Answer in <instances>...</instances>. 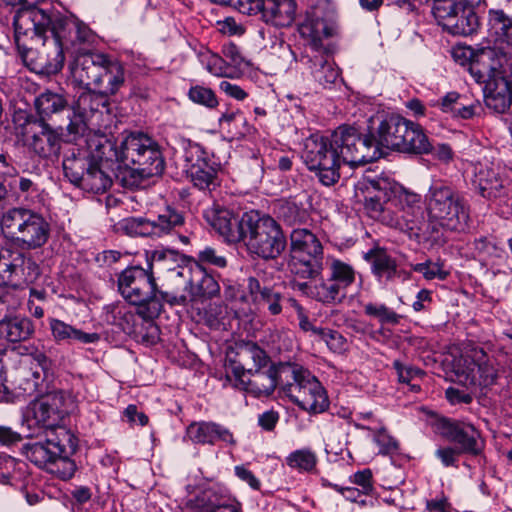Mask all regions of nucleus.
<instances>
[{"label":"nucleus","instance_id":"nucleus-55","mask_svg":"<svg viewBox=\"0 0 512 512\" xmlns=\"http://www.w3.org/2000/svg\"><path fill=\"white\" fill-rule=\"evenodd\" d=\"M219 5L231 6L246 15H260L265 12L266 0H210Z\"/></svg>","mask_w":512,"mask_h":512},{"label":"nucleus","instance_id":"nucleus-34","mask_svg":"<svg viewBox=\"0 0 512 512\" xmlns=\"http://www.w3.org/2000/svg\"><path fill=\"white\" fill-rule=\"evenodd\" d=\"M12 390L15 396H34L39 391L40 384L44 381L40 371L33 365L21 361L12 374Z\"/></svg>","mask_w":512,"mask_h":512},{"label":"nucleus","instance_id":"nucleus-61","mask_svg":"<svg viewBox=\"0 0 512 512\" xmlns=\"http://www.w3.org/2000/svg\"><path fill=\"white\" fill-rule=\"evenodd\" d=\"M472 245L478 256L485 258L500 257L501 249L491 237H477L474 239Z\"/></svg>","mask_w":512,"mask_h":512},{"label":"nucleus","instance_id":"nucleus-50","mask_svg":"<svg viewBox=\"0 0 512 512\" xmlns=\"http://www.w3.org/2000/svg\"><path fill=\"white\" fill-rule=\"evenodd\" d=\"M328 277L332 279L343 291L347 289L356 280V271L352 265L340 260L332 259L328 265Z\"/></svg>","mask_w":512,"mask_h":512},{"label":"nucleus","instance_id":"nucleus-39","mask_svg":"<svg viewBox=\"0 0 512 512\" xmlns=\"http://www.w3.org/2000/svg\"><path fill=\"white\" fill-rule=\"evenodd\" d=\"M296 8L295 0H266L262 20L278 28L289 27L295 20Z\"/></svg>","mask_w":512,"mask_h":512},{"label":"nucleus","instance_id":"nucleus-54","mask_svg":"<svg viewBox=\"0 0 512 512\" xmlns=\"http://www.w3.org/2000/svg\"><path fill=\"white\" fill-rule=\"evenodd\" d=\"M210 421H193L185 429L184 439L194 445L210 446Z\"/></svg>","mask_w":512,"mask_h":512},{"label":"nucleus","instance_id":"nucleus-58","mask_svg":"<svg viewBox=\"0 0 512 512\" xmlns=\"http://www.w3.org/2000/svg\"><path fill=\"white\" fill-rule=\"evenodd\" d=\"M250 214H252V210L243 212L241 215L238 213L235 217L228 223L230 230H233L234 235L232 236H222L229 243H242L246 236L247 232V224L249 222Z\"/></svg>","mask_w":512,"mask_h":512},{"label":"nucleus","instance_id":"nucleus-30","mask_svg":"<svg viewBox=\"0 0 512 512\" xmlns=\"http://www.w3.org/2000/svg\"><path fill=\"white\" fill-rule=\"evenodd\" d=\"M35 332L33 320L25 314L6 310L4 318L0 320V339L16 344L29 340Z\"/></svg>","mask_w":512,"mask_h":512},{"label":"nucleus","instance_id":"nucleus-23","mask_svg":"<svg viewBox=\"0 0 512 512\" xmlns=\"http://www.w3.org/2000/svg\"><path fill=\"white\" fill-rule=\"evenodd\" d=\"M473 186L483 198L512 207V181L492 168H481L474 176Z\"/></svg>","mask_w":512,"mask_h":512},{"label":"nucleus","instance_id":"nucleus-31","mask_svg":"<svg viewBox=\"0 0 512 512\" xmlns=\"http://www.w3.org/2000/svg\"><path fill=\"white\" fill-rule=\"evenodd\" d=\"M34 108L36 114H27L25 120L50 123L55 116L71 111L67 97L49 89L35 97Z\"/></svg>","mask_w":512,"mask_h":512},{"label":"nucleus","instance_id":"nucleus-15","mask_svg":"<svg viewBox=\"0 0 512 512\" xmlns=\"http://www.w3.org/2000/svg\"><path fill=\"white\" fill-rule=\"evenodd\" d=\"M434 432L452 443L461 455L485 459L486 440L474 424L459 419L437 416L432 422Z\"/></svg>","mask_w":512,"mask_h":512},{"label":"nucleus","instance_id":"nucleus-16","mask_svg":"<svg viewBox=\"0 0 512 512\" xmlns=\"http://www.w3.org/2000/svg\"><path fill=\"white\" fill-rule=\"evenodd\" d=\"M156 315H145L141 309L136 312L129 310L124 305H110L106 307V321L119 327L137 343L147 347L154 346L160 341V328L155 323Z\"/></svg>","mask_w":512,"mask_h":512},{"label":"nucleus","instance_id":"nucleus-32","mask_svg":"<svg viewBox=\"0 0 512 512\" xmlns=\"http://www.w3.org/2000/svg\"><path fill=\"white\" fill-rule=\"evenodd\" d=\"M113 179L120 180L124 185H127L128 182L126 175L106 169L92 161L79 188L94 194H101L111 187Z\"/></svg>","mask_w":512,"mask_h":512},{"label":"nucleus","instance_id":"nucleus-49","mask_svg":"<svg viewBox=\"0 0 512 512\" xmlns=\"http://www.w3.org/2000/svg\"><path fill=\"white\" fill-rule=\"evenodd\" d=\"M311 74L314 80L323 88L334 84L340 72L335 63L328 61L322 56H316L310 60Z\"/></svg>","mask_w":512,"mask_h":512},{"label":"nucleus","instance_id":"nucleus-59","mask_svg":"<svg viewBox=\"0 0 512 512\" xmlns=\"http://www.w3.org/2000/svg\"><path fill=\"white\" fill-rule=\"evenodd\" d=\"M210 430V446L223 444L224 446L235 447L237 445V440L234 437V434L226 426L210 421Z\"/></svg>","mask_w":512,"mask_h":512},{"label":"nucleus","instance_id":"nucleus-24","mask_svg":"<svg viewBox=\"0 0 512 512\" xmlns=\"http://www.w3.org/2000/svg\"><path fill=\"white\" fill-rule=\"evenodd\" d=\"M106 57L107 55L103 53L84 52L78 54L70 67L72 82L76 86L94 93L96 87H99Z\"/></svg>","mask_w":512,"mask_h":512},{"label":"nucleus","instance_id":"nucleus-37","mask_svg":"<svg viewBox=\"0 0 512 512\" xmlns=\"http://www.w3.org/2000/svg\"><path fill=\"white\" fill-rule=\"evenodd\" d=\"M49 329L56 343L93 344L100 340L98 333L84 332L57 318H49Z\"/></svg>","mask_w":512,"mask_h":512},{"label":"nucleus","instance_id":"nucleus-20","mask_svg":"<svg viewBox=\"0 0 512 512\" xmlns=\"http://www.w3.org/2000/svg\"><path fill=\"white\" fill-rule=\"evenodd\" d=\"M26 143L31 152L39 158L57 160L62 148V126L55 127L49 122L25 120L23 123Z\"/></svg>","mask_w":512,"mask_h":512},{"label":"nucleus","instance_id":"nucleus-1","mask_svg":"<svg viewBox=\"0 0 512 512\" xmlns=\"http://www.w3.org/2000/svg\"><path fill=\"white\" fill-rule=\"evenodd\" d=\"M362 185L367 193L364 207L371 218L418 243L431 237V224L425 218L420 194L383 177H365Z\"/></svg>","mask_w":512,"mask_h":512},{"label":"nucleus","instance_id":"nucleus-25","mask_svg":"<svg viewBox=\"0 0 512 512\" xmlns=\"http://www.w3.org/2000/svg\"><path fill=\"white\" fill-rule=\"evenodd\" d=\"M363 258L370 264L372 275L380 283L389 284L411 278V272L400 268L396 258L385 247L374 246L364 253Z\"/></svg>","mask_w":512,"mask_h":512},{"label":"nucleus","instance_id":"nucleus-43","mask_svg":"<svg viewBox=\"0 0 512 512\" xmlns=\"http://www.w3.org/2000/svg\"><path fill=\"white\" fill-rule=\"evenodd\" d=\"M62 398L63 392H58L51 397V403L49 401H42L34 407V419L36 423L44 429L43 432L56 427H63L59 425L58 422L65 411L59 410L57 406V401H60Z\"/></svg>","mask_w":512,"mask_h":512},{"label":"nucleus","instance_id":"nucleus-40","mask_svg":"<svg viewBox=\"0 0 512 512\" xmlns=\"http://www.w3.org/2000/svg\"><path fill=\"white\" fill-rule=\"evenodd\" d=\"M32 211L28 208L14 207L4 212L0 219V229L4 238L17 246L20 241L18 234L25 231Z\"/></svg>","mask_w":512,"mask_h":512},{"label":"nucleus","instance_id":"nucleus-18","mask_svg":"<svg viewBox=\"0 0 512 512\" xmlns=\"http://www.w3.org/2000/svg\"><path fill=\"white\" fill-rule=\"evenodd\" d=\"M336 7L331 0H316L306 11L305 19L298 26L302 38L316 50L323 46V39L332 37L336 32Z\"/></svg>","mask_w":512,"mask_h":512},{"label":"nucleus","instance_id":"nucleus-48","mask_svg":"<svg viewBox=\"0 0 512 512\" xmlns=\"http://www.w3.org/2000/svg\"><path fill=\"white\" fill-rule=\"evenodd\" d=\"M148 267L151 271L156 268L160 272L170 273L179 262H185V256L171 249L154 250L147 252Z\"/></svg>","mask_w":512,"mask_h":512},{"label":"nucleus","instance_id":"nucleus-47","mask_svg":"<svg viewBox=\"0 0 512 512\" xmlns=\"http://www.w3.org/2000/svg\"><path fill=\"white\" fill-rule=\"evenodd\" d=\"M239 212L233 209L214 203L210 208L204 211V217L211 227L221 236H233V230L228 229L230 221Z\"/></svg>","mask_w":512,"mask_h":512},{"label":"nucleus","instance_id":"nucleus-4","mask_svg":"<svg viewBox=\"0 0 512 512\" xmlns=\"http://www.w3.org/2000/svg\"><path fill=\"white\" fill-rule=\"evenodd\" d=\"M78 448V438L66 427H56L31 439L22 448L27 460L61 480L71 479L77 466L71 458Z\"/></svg>","mask_w":512,"mask_h":512},{"label":"nucleus","instance_id":"nucleus-52","mask_svg":"<svg viewBox=\"0 0 512 512\" xmlns=\"http://www.w3.org/2000/svg\"><path fill=\"white\" fill-rule=\"evenodd\" d=\"M317 463V455L310 448L295 450L286 457V464L300 472H313L316 469Z\"/></svg>","mask_w":512,"mask_h":512},{"label":"nucleus","instance_id":"nucleus-33","mask_svg":"<svg viewBox=\"0 0 512 512\" xmlns=\"http://www.w3.org/2000/svg\"><path fill=\"white\" fill-rule=\"evenodd\" d=\"M484 102L496 113L507 112L512 105V90L501 75L483 83Z\"/></svg>","mask_w":512,"mask_h":512},{"label":"nucleus","instance_id":"nucleus-28","mask_svg":"<svg viewBox=\"0 0 512 512\" xmlns=\"http://www.w3.org/2000/svg\"><path fill=\"white\" fill-rule=\"evenodd\" d=\"M506 61V56L500 54L496 47H478L469 72L477 83L483 84L501 75V69Z\"/></svg>","mask_w":512,"mask_h":512},{"label":"nucleus","instance_id":"nucleus-7","mask_svg":"<svg viewBox=\"0 0 512 512\" xmlns=\"http://www.w3.org/2000/svg\"><path fill=\"white\" fill-rule=\"evenodd\" d=\"M368 125L376 139L378 148L407 154H430L432 143L418 123L399 114L376 115Z\"/></svg>","mask_w":512,"mask_h":512},{"label":"nucleus","instance_id":"nucleus-2","mask_svg":"<svg viewBox=\"0 0 512 512\" xmlns=\"http://www.w3.org/2000/svg\"><path fill=\"white\" fill-rule=\"evenodd\" d=\"M36 20L37 36L43 45L50 42L53 50L46 51V58L40 57L32 68L39 74L54 75L64 66L65 51L70 48L81 52V45L92 44L95 34L88 25L74 16H67L56 8L38 10L22 20L25 30H30L31 19Z\"/></svg>","mask_w":512,"mask_h":512},{"label":"nucleus","instance_id":"nucleus-12","mask_svg":"<svg viewBox=\"0 0 512 512\" xmlns=\"http://www.w3.org/2000/svg\"><path fill=\"white\" fill-rule=\"evenodd\" d=\"M334 140V131L329 136L312 134L306 139L303 154L307 169L327 187L339 181L340 168L344 164L340 145H336Z\"/></svg>","mask_w":512,"mask_h":512},{"label":"nucleus","instance_id":"nucleus-56","mask_svg":"<svg viewBox=\"0 0 512 512\" xmlns=\"http://www.w3.org/2000/svg\"><path fill=\"white\" fill-rule=\"evenodd\" d=\"M187 97L193 103L204 106L207 109H215L219 105L216 93L211 88L203 85L191 86Z\"/></svg>","mask_w":512,"mask_h":512},{"label":"nucleus","instance_id":"nucleus-9","mask_svg":"<svg viewBox=\"0 0 512 512\" xmlns=\"http://www.w3.org/2000/svg\"><path fill=\"white\" fill-rule=\"evenodd\" d=\"M124 148L127 186L138 185L144 179L164 173L166 162L161 146L148 134L131 132L124 138Z\"/></svg>","mask_w":512,"mask_h":512},{"label":"nucleus","instance_id":"nucleus-3","mask_svg":"<svg viewBox=\"0 0 512 512\" xmlns=\"http://www.w3.org/2000/svg\"><path fill=\"white\" fill-rule=\"evenodd\" d=\"M270 360L267 352L256 342L240 340L228 346L225 353V381L233 388L256 397L270 396L277 388L278 363H272L266 372L261 369Z\"/></svg>","mask_w":512,"mask_h":512},{"label":"nucleus","instance_id":"nucleus-29","mask_svg":"<svg viewBox=\"0 0 512 512\" xmlns=\"http://www.w3.org/2000/svg\"><path fill=\"white\" fill-rule=\"evenodd\" d=\"M316 280L296 282L293 287L303 295L324 305L341 304L346 299V291H343L328 275L326 278L321 277L319 282Z\"/></svg>","mask_w":512,"mask_h":512},{"label":"nucleus","instance_id":"nucleus-38","mask_svg":"<svg viewBox=\"0 0 512 512\" xmlns=\"http://www.w3.org/2000/svg\"><path fill=\"white\" fill-rule=\"evenodd\" d=\"M489 33L494 38L495 47L500 54L507 55L505 48H512V18L503 10H490L488 19Z\"/></svg>","mask_w":512,"mask_h":512},{"label":"nucleus","instance_id":"nucleus-14","mask_svg":"<svg viewBox=\"0 0 512 512\" xmlns=\"http://www.w3.org/2000/svg\"><path fill=\"white\" fill-rule=\"evenodd\" d=\"M334 138L335 144L340 145L344 164L351 167L374 162L384 154L378 148L369 125L364 133L354 126L340 125L334 130Z\"/></svg>","mask_w":512,"mask_h":512},{"label":"nucleus","instance_id":"nucleus-13","mask_svg":"<svg viewBox=\"0 0 512 512\" xmlns=\"http://www.w3.org/2000/svg\"><path fill=\"white\" fill-rule=\"evenodd\" d=\"M186 224V212L173 206H166L153 219L144 217H128L116 225L117 232L131 237H150L159 239L167 235L177 234L181 242L188 243L189 238L182 234Z\"/></svg>","mask_w":512,"mask_h":512},{"label":"nucleus","instance_id":"nucleus-57","mask_svg":"<svg viewBox=\"0 0 512 512\" xmlns=\"http://www.w3.org/2000/svg\"><path fill=\"white\" fill-rule=\"evenodd\" d=\"M414 272L420 273L426 280L438 279L444 281L450 275V272L444 269V264L440 261L433 262L427 259L425 262L411 264Z\"/></svg>","mask_w":512,"mask_h":512},{"label":"nucleus","instance_id":"nucleus-42","mask_svg":"<svg viewBox=\"0 0 512 512\" xmlns=\"http://www.w3.org/2000/svg\"><path fill=\"white\" fill-rule=\"evenodd\" d=\"M187 290L192 300L210 299L219 293L220 286L202 265L195 263Z\"/></svg>","mask_w":512,"mask_h":512},{"label":"nucleus","instance_id":"nucleus-21","mask_svg":"<svg viewBox=\"0 0 512 512\" xmlns=\"http://www.w3.org/2000/svg\"><path fill=\"white\" fill-rule=\"evenodd\" d=\"M8 5L16 6L20 5V7L16 10L13 17V27H14V41L17 47V50L20 56L23 59L28 58L29 54L32 53V47L30 46V42L35 39L37 36V27L36 20L34 17H31V27L30 30H25L24 23L22 22L23 18L29 15L30 13H34L38 10H50V8H55L51 3L46 2L45 0H3Z\"/></svg>","mask_w":512,"mask_h":512},{"label":"nucleus","instance_id":"nucleus-27","mask_svg":"<svg viewBox=\"0 0 512 512\" xmlns=\"http://www.w3.org/2000/svg\"><path fill=\"white\" fill-rule=\"evenodd\" d=\"M247 290L253 304L267 310L271 316L280 315L285 304V294L281 287L271 284L264 277H249L247 279Z\"/></svg>","mask_w":512,"mask_h":512},{"label":"nucleus","instance_id":"nucleus-60","mask_svg":"<svg viewBox=\"0 0 512 512\" xmlns=\"http://www.w3.org/2000/svg\"><path fill=\"white\" fill-rule=\"evenodd\" d=\"M319 332L320 335L318 337L327 344L331 351L342 353L346 350L347 341L340 332L329 328H323Z\"/></svg>","mask_w":512,"mask_h":512},{"label":"nucleus","instance_id":"nucleus-46","mask_svg":"<svg viewBox=\"0 0 512 512\" xmlns=\"http://www.w3.org/2000/svg\"><path fill=\"white\" fill-rule=\"evenodd\" d=\"M363 312L366 316L376 319L380 328L375 331V334L384 336L385 326H396L400 323L402 316L395 310L388 307L384 303L368 302L363 306ZM373 337V333H369Z\"/></svg>","mask_w":512,"mask_h":512},{"label":"nucleus","instance_id":"nucleus-26","mask_svg":"<svg viewBox=\"0 0 512 512\" xmlns=\"http://www.w3.org/2000/svg\"><path fill=\"white\" fill-rule=\"evenodd\" d=\"M313 196L304 191L300 194L279 199L273 206L277 219L286 226L305 225L311 219Z\"/></svg>","mask_w":512,"mask_h":512},{"label":"nucleus","instance_id":"nucleus-8","mask_svg":"<svg viewBox=\"0 0 512 512\" xmlns=\"http://www.w3.org/2000/svg\"><path fill=\"white\" fill-rule=\"evenodd\" d=\"M424 203L431 234L436 231V224L454 232H463L468 227L469 205L451 185L434 182L424 197Z\"/></svg>","mask_w":512,"mask_h":512},{"label":"nucleus","instance_id":"nucleus-35","mask_svg":"<svg viewBox=\"0 0 512 512\" xmlns=\"http://www.w3.org/2000/svg\"><path fill=\"white\" fill-rule=\"evenodd\" d=\"M219 128L233 139L252 137L257 129L251 125L240 108L227 106L218 119Z\"/></svg>","mask_w":512,"mask_h":512},{"label":"nucleus","instance_id":"nucleus-62","mask_svg":"<svg viewBox=\"0 0 512 512\" xmlns=\"http://www.w3.org/2000/svg\"><path fill=\"white\" fill-rule=\"evenodd\" d=\"M67 117L69 118V123L66 127L68 132V141L76 142L79 138L83 137L88 130V126L84 121L82 115H77L74 111L68 112Z\"/></svg>","mask_w":512,"mask_h":512},{"label":"nucleus","instance_id":"nucleus-19","mask_svg":"<svg viewBox=\"0 0 512 512\" xmlns=\"http://www.w3.org/2000/svg\"><path fill=\"white\" fill-rule=\"evenodd\" d=\"M453 372L455 381L464 386L478 385L487 388L494 385L498 378L494 360L483 348H475L471 355L458 360L454 364Z\"/></svg>","mask_w":512,"mask_h":512},{"label":"nucleus","instance_id":"nucleus-10","mask_svg":"<svg viewBox=\"0 0 512 512\" xmlns=\"http://www.w3.org/2000/svg\"><path fill=\"white\" fill-rule=\"evenodd\" d=\"M243 241L249 255L265 261L275 260L286 250L287 236L281 224L269 214L252 210Z\"/></svg>","mask_w":512,"mask_h":512},{"label":"nucleus","instance_id":"nucleus-63","mask_svg":"<svg viewBox=\"0 0 512 512\" xmlns=\"http://www.w3.org/2000/svg\"><path fill=\"white\" fill-rule=\"evenodd\" d=\"M395 369L398 381L404 384H410L415 378H422L425 375V372L415 366L412 365H404L400 360L396 359L392 364Z\"/></svg>","mask_w":512,"mask_h":512},{"label":"nucleus","instance_id":"nucleus-5","mask_svg":"<svg viewBox=\"0 0 512 512\" xmlns=\"http://www.w3.org/2000/svg\"><path fill=\"white\" fill-rule=\"evenodd\" d=\"M117 288L123 299L141 309L145 315L162 313L164 303L170 306L185 305L187 297L159 289L154 271L139 265H132L122 270L117 277Z\"/></svg>","mask_w":512,"mask_h":512},{"label":"nucleus","instance_id":"nucleus-41","mask_svg":"<svg viewBox=\"0 0 512 512\" xmlns=\"http://www.w3.org/2000/svg\"><path fill=\"white\" fill-rule=\"evenodd\" d=\"M101 74L99 87H96L94 93H98L102 97L115 95L125 83L123 64L120 61L112 60L108 55Z\"/></svg>","mask_w":512,"mask_h":512},{"label":"nucleus","instance_id":"nucleus-53","mask_svg":"<svg viewBox=\"0 0 512 512\" xmlns=\"http://www.w3.org/2000/svg\"><path fill=\"white\" fill-rule=\"evenodd\" d=\"M14 266L17 269L21 266L19 280L22 279L27 284L35 282L41 274L40 266L33 257L24 253H17L14 257Z\"/></svg>","mask_w":512,"mask_h":512},{"label":"nucleus","instance_id":"nucleus-17","mask_svg":"<svg viewBox=\"0 0 512 512\" xmlns=\"http://www.w3.org/2000/svg\"><path fill=\"white\" fill-rule=\"evenodd\" d=\"M183 171L194 187L203 191H214L220 186V163L202 146L190 145L184 151Z\"/></svg>","mask_w":512,"mask_h":512},{"label":"nucleus","instance_id":"nucleus-36","mask_svg":"<svg viewBox=\"0 0 512 512\" xmlns=\"http://www.w3.org/2000/svg\"><path fill=\"white\" fill-rule=\"evenodd\" d=\"M50 224L42 214L32 211L30 220L23 233H19L17 246L22 249L34 250L42 247L49 239Z\"/></svg>","mask_w":512,"mask_h":512},{"label":"nucleus","instance_id":"nucleus-45","mask_svg":"<svg viewBox=\"0 0 512 512\" xmlns=\"http://www.w3.org/2000/svg\"><path fill=\"white\" fill-rule=\"evenodd\" d=\"M460 13H457L454 21L450 24L447 33L454 36H470L477 32L480 27V19L472 6L462 1Z\"/></svg>","mask_w":512,"mask_h":512},{"label":"nucleus","instance_id":"nucleus-51","mask_svg":"<svg viewBox=\"0 0 512 512\" xmlns=\"http://www.w3.org/2000/svg\"><path fill=\"white\" fill-rule=\"evenodd\" d=\"M462 1L459 0H434L432 6V14L439 26L444 31L448 29L450 24L454 21Z\"/></svg>","mask_w":512,"mask_h":512},{"label":"nucleus","instance_id":"nucleus-6","mask_svg":"<svg viewBox=\"0 0 512 512\" xmlns=\"http://www.w3.org/2000/svg\"><path fill=\"white\" fill-rule=\"evenodd\" d=\"M272 371L278 372L277 387L299 409L316 415L329 408L327 391L308 368L296 362H278Z\"/></svg>","mask_w":512,"mask_h":512},{"label":"nucleus","instance_id":"nucleus-44","mask_svg":"<svg viewBox=\"0 0 512 512\" xmlns=\"http://www.w3.org/2000/svg\"><path fill=\"white\" fill-rule=\"evenodd\" d=\"M91 162L89 153L73 148L71 154L66 155L62 161L64 176L71 184L79 188Z\"/></svg>","mask_w":512,"mask_h":512},{"label":"nucleus","instance_id":"nucleus-22","mask_svg":"<svg viewBox=\"0 0 512 512\" xmlns=\"http://www.w3.org/2000/svg\"><path fill=\"white\" fill-rule=\"evenodd\" d=\"M85 142L93 162L119 174H125L124 157L126 149L124 148V139L118 144L116 139L101 134L94 135Z\"/></svg>","mask_w":512,"mask_h":512},{"label":"nucleus","instance_id":"nucleus-11","mask_svg":"<svg viewBox=\"0 0 512 512\" xmlns=\"http://www.w3.org/2000/svg\"><path fill=\"white\" fill-rule=\"evenodd\" d=\"M288 241L290 273L301 280L318 279L324 268V249L317 235L307 228H294Z\"/></svg>","mask_w":512,"mask_h":512},{"label":"nucleus","instance_id":"nucleus-64","mask_svg":"<svg viewBox=\"0 0 512 512\" xmlns=\"http://www.w3.org/2000/svg\"><path fill=\"white\" fill-rule=\"evenodd\" d=\"M207 502L201 507L199 512H241L239 503H229V499L221 498L213 501L211 497L204 494Z\"/></svg>","mask_w":512,"mask_h":512}]
</instances>
